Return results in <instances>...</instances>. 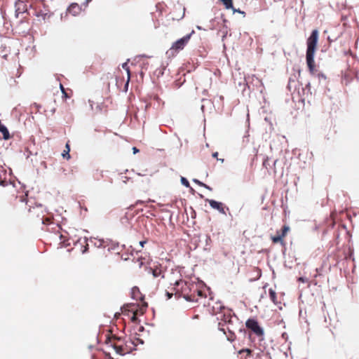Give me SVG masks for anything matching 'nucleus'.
<instances>
[{"label": "nucleus", "mask_w": 359, "mask_h": 359, "mask_svg": "<svg viewBox=\"0 0 359 359\" xmlns=\"http://www.w3.org/2000/svg\"><path fill=\"white\" fill-rule=\"evenodd\" d=\"M318 35V31L317 29H313L306 41L307 49L306 60L309 72L311 74H313L316 71L314 56L317 48Z\"/></svg>", "instance_id": "obj_1"}, {"label": "nucleus", "mask_w": 359, "mask_h": 359, "mask_svg": "<svg viewBox=\"0 0 359 359\" xmlns=\"http://www.w3.org/2000/svg\"><path fill=\"white\" fill-rule=\"evenodd\" d=\"M106 344L107 346L113 348L116 353L123 355L132 351L131 345L133 344V342L131 341H125L121 338L113 337L107 339Z\"/></svg>", "instance_id": "obj_2"}, {"label": "nucleus", "mask_w": 359, "mask_h": 359, "mask_svg": "<svg viewBox=\"0 0 359 359\" xmlns=\"http://www.w3.org/2000/svg\"><path fill=\"white\" fill-rule=\"evenodd\" d=\"M176 287V294L180 292L181 295L189 302H197L196 295L193 292V288L195 287V285L193 283H189L182 280L176 281L175 283Z\"/></svg>", "instance_id": "obj_3"}, {"label": "nucleus", "mask_w": 359, "mask_h": 359, "mask_svg": "<svg viewBox=\"0 0 359 359\" xmlns=\"http://www.w3.org/2000/svg\"><path fill=\"white\" fill-rule=\"evenodd\" d=\"M147 304L143 305L140 309L137 308V305L135 304H127L123 306L122 308V313L124 315L129 316V313H132V316L130 318L131 321L136 322L137 320V316L143 315L146 311V308Z\"/></svg>", "instance_id": "obj_4"}, {"label": "nucleus", "mask_w": 359, "mask_h": 359, "mask_svg": "<svg viewBox=\"0 0 359 359\" xmlns=\"http://www.w3.org/2000/svg\"><path fill=\"white\" fill-rule=\"evenodd\" d=\"M191 36V34H187L174 42L171 48L168 50L167 53L170 55L174 56L175 53H178L180 50H183L189 41Z\"/></svg>", "instance_id": "obj_5"}, {"label": "nucleus", "mask_w": 359, "mask_h": 359, "mask_svg": "<svg viewBox=\"0 0 359 359\" xmlns=\"http://www.w3.org/2000/svg\"><path fill=\"white\" fill-rule=\"evenodd\" d=\"M233 318H236V316L232 315L231 311L224 310L219 314V316L217 317V319L219 320L218 329L226 334L224 326L226 323H231V320Z\"/></svg>", "instance_id": "obj_6"}, {"label": "nucleus", "mask_w": 359, "mask_h": 359, "mask_svg": "<svg viewBox=\"0 0 359 359\" xmlns=\"http://www.w3.org/2000/svg\"><path fill=\"white\" fill-rule=\"evenodd\" d=\"M245 326L257 337H262L264 335L263 329L259 326L258 322L255 319H248L245 323Z\"/></svg>", "instance_id": "obj_7"}, {"label": "nucleus", "mask_w": 359, "mask_h": 359, "mask_svg": "<svg viewBox=\"0 0 359 359\" xmlns=\"http://www.w3.org/2000/svg\"><path fill=\"white\" fill-rule=\"evenodd\" d=\"M290 231V227L287 225H284L280 231H277V235L271 236V239L273 243H280L282 245H285L284 238Z\"/></svg>", "instance_id": "obj_8"}, {"label": "nucleus", "mask_w": 359, "mask_h": 359, "mask_svg": "<svg viewBox=\"0 0 359 359\" xmlns=\"http://www.w3.org/2000/svg\"><path fill=\"white\" fill-rule=\"evenodd\" d=\"M149 271L154 278H164V271L161 265H155L153 267H150Z\"/></svg>", "instance_id": "obj_9"}, {"label": "nucleus", "mask_w": 359, "mask_h": 359, "mask_svg": "<svg viewBox=\"0 0 359 359\" xmlns=\"http://www.w3.org/2000/svg\"><path fill=\"white\" fill-rule=\"evenodd\" d=\"M207 201L208 202L211 208L217 210L219 212L222 214H226L224 207L222 203L217 202L212 199H208Z\"/></svg>", "instance_id": "obj_10"}, {"label": "nucleus", "mask_w": 359, "mask_h": 359, "mask_svg": "<svg viewBox=\"0 0 359 359\" xmlns=\"http://www.w3.org/2000/svg\"><path fill=\"white\" fill-rule=\"evenodd\" d=\"M67 11L75 16L81 13V7L76 3H72L68 7Z\"/></svg>", "instance_id": "obj_11"}, {"label": "nucleus", "mask_w": 359, "mask_h": 359, "mask_svg": "<svg viewBox=\"0 0 359 359\" xmlns=\"http://www.w3.org/2000/svg\"><path fill=\"white\" fill-rule=\"evenodd\" d=\"M227 331L228 334H226L227 340L231 342L234 341L236 338L235 334V327H230L229 326H228Z\"/></svg>", "instance_id": "obj_12"}, {"label": "nucleus", "mask_w": 359, "mask_h": 359, "mask_svg": "<svg viewBox=\"0 0 359 359\" xmlns=\"http://www.w3.org/2000/svg\"><path fill=\"white\" fill-rule=\"evenodd\" d=\"M15 6H16L15 12L17 13V15L19 13H24V11L26 10V8H25L26 5L22 1H20V2L16 3Z\"/></svg>", "instance_id": "obj_13"}, {"label": "nucleus", "mask_w": 359, "mask_h": 359, "mask_svg": "<svg viewBox=\"0 0 359 359\" xmlns=\"http://www.w3.org/2000/svg\"><path fill=\"white\" fill-rule=\"evenodd\" d=\"M269 294L270 299L273 302V304L278 305L279 302L277 301L276 292H275V290H273L272 288H270L269 290Z\"/></svg>", "instance_id": "obj_14"}, {"label": "nucleus", "mask_w": 359, "mask_h": 359, "mask_svg": "<svg viewBox=\"0 0 359 359\" xmlns=\"http://www.w3.org/2000/svg\"><path fill=\"white\" fill-rule=\"evenodd\" d=\"M238 324V319L236 317V318H233L231 320V323H226L224 326L225 331L227 330V327L229 326L230 327H235V330H236L237 326L236 325Z\"/></svg>", "instance_id": "obj_15"}, {"label": "nucleus", "mask_w": 359, "mask_h": 359, "mask_svg": "<svg viewBox=\"0 0 359 359\" xmlns=\"http://www.w3.org/2000/svg\"><path fill=\"white\" fill-rule=\"evenodd\" d=\"M122 67L127 72V74H128V79H127V82H126V86H128V83L130 81V69H129V67L128 65V62H124L123 65H122Z\"/></svg>", "instance_id": "obj_16"}, {"label": "nucleus", "mask_w": 359, "mask_h": 359, "mask_svg": "<svg viewBox=\"0 0 359 359\" xmlns=\"http://www.w3.org/2000/svg\"><path fill=\"white\" fill-rule=\"evenodd\" d=\"M15 201V204H17L19 202L25 206V208H27V198L25 196H22L20 198H16Z\"/></svg>", "instance_id": "obj_17"}, {"label": "nucleus", "mask_w": 359, "mask_h": 359, "mask_svg": "<svg viewBox=\"0 0 359 359\" xmlns=\"http://www.w3.org/2000/svg\"><path fill=\"white\" fill-rule=\"evenodd\" d=\"M69 151H70V147H69V144L67 143L66 146H65V149L63 151V153L62 154V156L64 158L69 159L70 158Z\"/></svg>", "instance_id": "obj_18"}, {"label": "nucleus", "mask_w": 359, "mask_h": 359, "mask_svg": "<svg viewBox=\"0 0 359 359\" xmlns=\"http://www.w3.org/2000/svg\"><path fill=\"white\" fill-rule=\"evenodd\" d=\"M103 177V174H102V171L101 170H96L94 172H93V178L95 180H100Z\"/></svg>", "instance_id": "obj_19"}, {"label": "nucleus", "mask_w": 359, "mask_h": 359, "mask_svg": "<svg viewBox=\"0 0 359 359\" xmlns=\"http://www.w3.org/2000/svg\"><path fill=\"white\" fill-rule=\"evenodd\" d=\"M226 9L233 8V1L232 0H221Z\"/></svg>", "instance_id": "obj_20"}, {"label": "nucleus", "mask_w": 359, "mask_h": 359, "mask_svg": "<svg viewBox=\"0 0 359 359\" xmlns=\"http://www.w3.org/2000/svg\"><path fill=\"white\" fill-rule=\"evenodd\" d=\"M196 295L197 301L198 300L199 297H203V292L201 290L197 288V286L195 285V287L193 288V292Z\"/></svg>", "instance_id": "obj_21"}, {"label": "nucleus", "mask_w": 359, "mask_h": 359, "mask_svg": "<svg viewBox=\"0 0 359 359\" xmlns=\"http://www.w3.org/2000/svg\"><path fill=\"white\" fill-rule=\"evenodd\" d=\"M194 182L197 184L198 185L201 186V187H203L209 190H212V188H210L209 186H208L207 184L200 182L199 180H196V179H194Z\"/></svg>", "instance_id": "obj_22"}, {"label": "nucleus", "mask_w": 359, "mask_h": 359, "mask_svg": "<svg viewBox=\"0 0 359 359\" xmlns=\"http://www.w3.org/2000/svg\"><path fill=\"white\" fill-rule=\"evenodd\" d=\"M181 183L186 187H190L189 181L184 177H181Z\"/></svg>", "instance_id": "obj_23"}, {"label": "nucleus", "mask_w": 359, "mask_h": 359, "mask_svg": "<svg viewBox=\"0 0 359 359\" xmlns=\"http://www.w3.org/2000/svg\"><path fill=\"white\" fill-rule=\"evenodd\" d=\"M243 353H246L248 355H250L252 351L249 348H244L238 352L239 354H242Z\"/></svg>", "instance_id": "obj_24"}, {"label": "nucleus", "mask_w": 359, "mask_h": 359, "mask_svg": "<svg viewBox=\"0 0 359 359\" xmlns=\"http://www.w3.org/2000/svg\"><path fill=\"white\" fill-rule=\"evenodd\" d=\"M231 9H232V11H233V13L238 12V13H239L243 14L244 16L245 15V13L244 11H241L240 9H236V8H234L233 7V8H231Z\"/></svg>", "instance_id": "obj_25"}, {"label": "nucleus", "mask_w": 359, "mask_h": 359, "mask_svg": "<svg viewBox=\"0 0 359 359\" xmlns=\"http://www.w3.org/2000/svg\"><path fill=\"white\" fill-rule=\"evenodd\" d=\"M62 93L65 98H69L71 97L70 95H69L65 90H63Z\"/></svg>", "instance_id": "obj_26"}, {"label": "nucleus", "mask_w": 359, "mask_h": 359, "mask_svg": "<svg viewBox=\"0 0 359 359\" xmlns=\"http://www.w3.org/2000/svg\"><path fill=\"white\" fill-rule=\"evenodd\" d=\"M217 156H218V152H217V151H216V152H214V153L212 154V157L216 158L218 161H221V162H223V161H224V159H222V158L219 159V158H217Z\"/></svg>", "instance_id": "obj_27"}, {"label": "nucleus", "mask_w": 359, "mask_h": 359, "mask_svg": "<svg viewBox=\"0 0 359 359\" xmlns=\"http://www.w3.org/2000/svg\"><path fill=\"white\" fill-rule=\"evenodd\" d=\"M146 243H147V241H140V242H139V245H140V246L141 249L144 248V244H145Z\"/></svg>", "instance_id": "obj_28"}, {"label": "nucleus", "mask_w": 359, "mask_h": 359, "mask_svg": "<svg viewBox=\"0 0 359 359\" xmlns=\"http://www.w3.org/2000/svg\"><path fill=\"white\" fill-rule=\"evenodd\" d=\"M166 296L168 299H170L172 297V293H170L169 292H166Z\"/></svg>", "instance_id": "obj_29"}, {"label": "nucleus", "mask_w": 359, "mask_h": 359, "mask_svg": "<svg viewBox=\"0 0 359 359\" xmlns=\"http://www.w3.org/2000/svg\"><path fill=\"white\" fill-rule=\"evenodd\" d=\"M88 245L86 244V245L84 248V250H83V251H82L83 253L86 252L88 250Z\"/></svg>", "instance_id": "obj_30"}, {"label": "nucleus", "mask_w": 359, "mask_h": 359, "mask_svg": "<svg viewBox=\"0 0 359 359\" xmlns=\"http://www.w3.org/2000/svg\"><path fill=\"white\" fill-rule=\"evenodd\" d=\"M133 153L134 154H136V153H137L139 151V149H137L136 147H133Z\"/></svg>", "instance_id": "obj_31"}, {"label": "nucleus", "mask_w": 359, "mask_h": 359, "mask_svg": "<svg viewBox=\"0 0 359 359\" xmlns=\"http://www.w3.org/2000/svg\"><path fill=\"white\" fill-rule=\"evenodd\" d=\"M144 203V202L143 201H140V200H139V201H137L136 202V204H143Z\"/></svg>", "instance_id": "obj_32"}, {"label": "nucleus", "mask_w": 359, "mask_h": 359, "mask_svg": "<svg viewBox=\"0 0 359 359\" xmlns=\"http://www.w3.org/2000/svg\"><path fill=\"white\" fill-rule=\"evenodd\" d=\"M60 88L62 92L63 91V90H65L64 86L62 84L60 85Z\"/></svg>", "instance_id": "obj_33"}, {"label": "nucleus", "mask_w": 359, "mask_h": 359, "mask_svg": "<svg viewBox=\"0 0 359 359\" xmlns=\"http://www.w3.org/2000/svg\"><path fill=\"white\" fill-rule=\"evenodd\" d=\"M50 221V219L49 218H46V220H43V223L45 224L46 222H49Z\"/></svg>", "instance_id": "obj_34"}, {"label": "nucleus", "mask_w": 359, "mask_h": 359, "mask_svg": "<svg viewBox=\"0 0 359 359\" xmlns=\"http://www.w3.org/2000/svg\"><path fill=\"white\" fill-rule=\"evenodd\" d=\"M92 0H86V6H88V3L90 2Z\"/></svg>", "instance_id": "obj_35"}, {"label": "nucleus", "mask_w": 359, "mask_h": 359, "mask_svg": "<svg viewBox=\"0 0 359 359\" xmlns=\"http://www.w3.org/2000/svg\"><path fill=\"white\" fill-rule=\"evenodd\" d=\"M184 15V13H182V15L180 17V18H183Z\"/></svg>", "instance_id": "obj_36"}]
</instances>
